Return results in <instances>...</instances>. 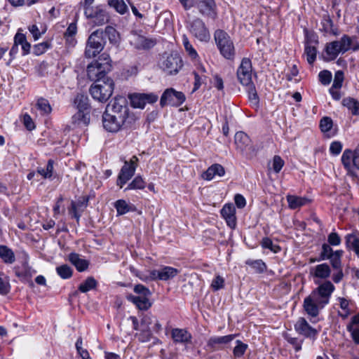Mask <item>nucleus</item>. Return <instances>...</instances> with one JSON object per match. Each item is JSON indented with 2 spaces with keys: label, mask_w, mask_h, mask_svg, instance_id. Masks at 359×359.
<instances>
[{
  "label": "nucleus",
  "mask_w": 359,
  "mask_h": 359,
  "mask_svg": "<svg viewBox=\"0 0 359 359\" xmlns=\"http://www.w3.org/2000/svg\"><path fill=\"white\" fill-rule=\"evenodd\" d=\"M130 109L123 96L115 97L107 105L102 114L104 128L110 133H117L130 122Z\"/></svg>",
  "instance_id": "obj_1"
},
{
  "label": "nucleus",
  "mask_w": 359,
  "mask_h": 359,
  "mask_svg": "<svg viewBox=\"0 0 359 359\" xmlns=\"http://www.w3.org/2000/svg\"><path fill=\"white\" fill-rule=\"evenodd\" d=\"M334 290V285L329 280L319 284L304 299L303 308L306 314L313 318L317 317L320 310L329 304L331 295Z\"/></svg>",
  "instance_id": "obj_2"
},
{
  "label": "nucleus",
  "mask_w": 359,
  "mask_h": 359,
  "mask_svg": "<svg viewBox=\"0 0 359 359\" xmlns=\"http://www.w3.org/2000/svg\"><path fill=\"white\" fill-rule=\"evenodd\" d=\"M214 39L221 55L226 60H234L236 48L229 34L222 29H217L214 33Z\"/></svg>",
  "instance_id": "obj_3"
},
{
  "label": "nucleus",
  "mask_w": 359,
  "mask_h": 359,
  "mask_svg": "<svg viewBox=\"0 0 359 359\" xmlns=\"http://www.w3.org/2000/svg\"><path fill=\"white\" fill-rule=\"evenodd\" d=\"M114 90V82L112 79L106 77L92 84L89 92L92 97L102 103L106 102L112 95Z\"/></svg>",
  "instance_id": "obj_4"
},
{
  "label": "nucleus",
  "mask_w": 359,
  "mask_h": 359,
  "mask_svg": "<svg viewBox=\"0 0 359 359\" xmlns=\"http://www.w3.org/2000/svg\"><path fill=\"white\" fill-rule=\"evenodd\" d=\"M110 59L106 54H102L98 60L91 62L87 67V75L89 79L95 81L106 79V74L111 69Z\"/></svg>",
  "instance_id": "obj_5"
},
{
  "label": "nucleus",
  "mask_w": 359,
  "mask_h": 359,
  "mask_svg": "<svg viewBox=\"0 0 359 359\" xmlns=\"http://www.w3.org/2000/svg\"><path fill=\"white\" fill-rule=\"evenodd\" d=\"M160 68L170 75L177 74L183 67L180 55L177 53L163 54L158 62Z\"/></svg>",
  "instance_id": "obj_6"
},
{
  "label": "nucleus",
  "mask_w": 359,
  "mask_h": 359,
  "mask_svg": "<svg viewBox=\"0 0 359 359\" xmlns=\"http://www.w3.org/2000/svg\"><path fill=\"white\" fill-rule=\"evenodd\" d=\"M102 35L103 31L97 29L89 36L85 50L86 57H95L102 50L105 43Z\"/></svg>",
  "instance_id": "obj_7"
},
{
  "label": "nucleus",
  "mask_w": 359,
  "mask_h": 359,
  "mask_svg": "<svg viewBox=\"0 0 359 359\" xmlns=\"http://www.w3.org/2000/svg\"><path fill=\"white\" fill-rule=\"evenodd\" d=\"M341 163L349 175L358 176L356 171H359V144L353 151L344 150L341 156Z\"/></svg>",
  "instance_id": "obj_8"
},
{
  "label": "nucleus",
  "mask_w": 359,
  "mask_h": 359,
  "mask_svg": "<svg viewBox=\"0 0 359 359\" xmlns=\"http://www.w3.org/2000/svg\"><path fill=\"white\" fill-rule=\"evenodd\" d=\"M84 15L88 22L93 26H102L107 24L110 20L109 13L102 5L95 6L92 10L84 12Z\"/></svg>",
  "instance_id": "obj_9"
},
{
  "label": "nucleus",
  "mask_w": 359,
  "mask_h": 359,
  "mask_svg": "<svg viewBox=\"0 0 359 359\" xmlns=\"http://www.w3.org/2000/svg\"><path fill=\"white\" fill-rule=\"evenodd\" d=\"M187 28L200 41L207 42L210 39V32L203 20L201 18H196L188 22Z\"/></svg>",
  "instance_id": "obj_10"
},
{
  "label": "nucleus",
  "mask_w": 359,
  "mask_h": 359,
  "mask_svg": "<svg viewBox=\"0 0 359 359\" xmlns=\"http://www.w3.org/2000/svg\"><path fill=\"white\" fill-rule=\"evenodd\" d=\"M138 158L136 156H132L129 161H125L118 176L116 184L120 188L129 181L135 175L137 167Z\"/></svg>",
  "instance_id": "obj_11"
},
{
  "label": "nucleus",
  "mask_w": 359,
  "mask_h": 359,
  "mask_svg": "<svg viewBox=\"0 0 359 359\" xmlns=\"http://www.w3.org/2000/svg\"><path fill=\"white\" fill-rule=\"evenodd\" d=\"M185 95L182 92L177 91L174 88L166 89L160 100V104L164 107L167 104L179 107L185 101Z\"/></svg>",
  "instance_id": "obj_12"
},
{
  "label": "nucleus",
  "mask_w": 359,
  "mask_h": 359,
  "mask_svg": "<svg viewBox=\"0 0 359 359\" xmlns=\"http://www.w3.org/2000/svg\"><path fill=\"white\" fill-rule=\"evenodd\" d=\"M252 63L249 58L244 57L237 70V76L243 86L252 84Z\"/></svg>",
  "instance_id": "obj_13"
},
{
  "label": "nucleus",
  "mask_w": 359,
  "mask_h": 359,
  "mask_svg": "<svg viewBox=\"0 0 359 359\" xmlns=\"http://www.w3.org/2000/svg\"><path fill=\"white\" fill-rule=\"evenodd\" d=\"M236 149L243 156H248L253 151L251 140L244 132H237L234 137Z\"/></svg>",
  "instance_id": "obj_14"
},
{
  "label": "nucleus",
  "mask_w": 359,
  "mask_h": 359,
  "mask_svg": "<svg viewBox=\"0 0 359 359\" xmlns=\"http://www.w3.org/2000/svg\"><path fill=\"white\" fill-rule=\"evenodd\" d=\"M196 6L202 15L212 20L217 18V5L215 0H200L196 2Z\"/></svg>",
  "instance_id": "obj_15"
},
{
  "label": "nucleus",
  "mask_w": 359,
  "mask_h": 359,
  "mask_svg": "<svg viewBox=\"0 0 359 359\" xmlns=\"http://www.w3.org/2000/svg\"><path fill=\"white\" fill-rule=\"evenodd\" d=\"M158 96L154 93H135L130 95L131 105L135 108L143 109L146 104H153Z\"/></svg>",
  "instance_id": "obj_16"
},
{
  "label": "nucleus",
  "mask_w": 359,
  "mask_h": 359,
  "mask_svg": "<svg viewBox=\"0 0 359 359\" xmlns=\"http://www.w3.org/2000/svg\"><path fill=\"white\" fill-rule=\"evenodd\" d=\"M335 41L341 54H344L348 50H352L353 52L359 50V41L355 36H351L344 34L339 40Z\"/></svg>",
  "instance_id": "obj_17"
},
{
  "label": "nucleus",
  "mask_w": 359,
  "mask_h": 359,
  "mask_svg": "<svg viewBox=\"0 0 359 359\" xmlns=\"http://www.w3.org/2000/svg\"><path fill=\"white\" fill-rule=\"evenodd\" d=\"M294 330L306 338L316 339L319 330L311 326L304 318H299L294 324Z\"/></svg>",
  "instance_id": "obj_18"
},
{
  "label": "nucleus",
  "mask_w": 359,
  "mask_h": 359,
  "mask_svg": "<svg viewBox=\"0 0 359 359\" xmlns=\"http://www.w3.org/2000/svg\"><path fill=\"white\" fill-rule=\"evenodd\" d=\"M179 273L178 269L171 266H163L158 270H153L150 272L151 280H168L173 278Z\"/></svg>",
  "instance_id": "obj_19"
},
{
  "label": "nucleus",
  "mask_w": 359,
  "mask_h": 359,
  "mask_svg": "<svg viewBox=\"0 0 359 359\" xmlns=\"http://www.w3.org/2000/svg\"><path fill=\"white\" fill-rule=\"evenodd\" d=\"M222 217L225 219L227 225L231 229H235L236 226V209L233 204H225L222 208Z\"/></svg>",
  "instance_id": "obj_20"
},
{
  "label": "nucleus",
  "mask_w": 359,
  "mask_h": 359,
  "mask_svg": "<svg viewBox=\"0 0 359 359\" xmlns=\"http://www.w3.org/2000/svg\"><path fill=\"white\" fill-rule=\"evenodd\" d=\"M130 43L137 49L150 48L155 45V41L144 36L133 33L130 36Z\"/></svg>",
  "instance_id": "obj_21"
},
{
  "label": "nucleus",
  "mask_w": 359,
  "mask_h": 359,
  "mask_svg": "<svg viewBox=\"0 0 359 359\" xmlns=\"http://www.w3.org/2000/svg\"><path fill=\"white\" fill-rule=\"evenodd\" d=\"M310 274L314 278L325 280L330 276L331 269L326 263L320 264L311 268Z\"/></svg>",
  "instance_id": "obj_22"
},
{
  "label": "nucleus",
  "mask_w": 359,
  "mask_h": 359,
  "mask_svg": "<svg viewBox=\"0 0 359 359\" xmlns=\"http://www.w3.org/2000/svg\"><path fill=\"white\" fill-rule=\"evenodd\" d=\"M151 296H136L129 294L127 299L129 302H132L135 306L142 311H147L152 306V302L149 300Z\"/></svg>",
  "instance_id": "obj_23"
},
{
  "label": "nucleus",
  "mask_w": 359,
  "mask_h": 359,
  "mask_svg": "<svg viewBox=\"0 0 359 359\" xmlns=\"http://www.w3.org/2000/svg\"><path fill=\"white\" fill-rule=\"evenodd\" d=\"M171 337L175 344H187L191 341L192 336L185 329L174 328L171 331Z\"/></svg>",
  "instance_id": "obj_24"
},
{
  "label": "nucleus",
  "mask_w": 359,
  "mask_h": 359,
  "mask_svg": "<svg viewBox=\"0 0 359 359\" xmlns=\"http://www.w3.org/2000/svg\"><path fill=\"white\" fill-rule=\"evenodd\" d=\"M286 199L288 203V207L292 210L300 208L311 202V200L307 197L296 195H287Z\"/></svg>",
  "instance_id": "obj_25"
},
{
  "label": "nucleus",
  "mask_w": 359,
  "mask_h": 359,
  "mask_svg": "<svg viewBox=\"0 0 359 359\" xmlns=\"http://www.w3.org/2000/svg\"><path fill=\"white\" fill-rule=\"evenodd\" d=\"M225 174V170L220 164H213L209 167L205 172L203 174V179L206 180H211L215 176L222 177Z\"/></svg>",
  "instance_id": "obj_26"
},
{
  "label": "nucleus",
  "mask_w": 359,
  "mask_h": 359,
  "mask_svg": "<svg viewBox=\"0 0 359 359\" xmlns=\"http://www.w3.org/2000/svg\"><path fill=\"white\" fill-rule=\"evenodd\" d=\"M345 239L347 248L359 257V232L347 234Z\"/></svg>",
  "instance_id": "obj_27"
},
{
  "label": "nucleus",
  "mask_w": 359,
  "mask_h": 359,
  "mask_svg": "<svg viewBox=\"0 0 359 359\" xmlns=\"http://www.w3.org/2000/svg\"><path fill=\"white\" fill-rule=\"evenodd\" d=\"M235 334H229L222 337H213L210 338L207 346L212 351H215L218 349L217 345L228 344L231 341L235 338Z\"/></svg>",
  "instance_id": "obj_28"
},
{
  "label": "nucleus",
  "mask_w": 359,
  "mask_h": 359,
  "mask_svg": "<svg viewBox=\"0 0 359 359\" xmlns=\"http://www.w3.org/2000/svg\"><path fill=\"white\" fill-rule=\"evenodd\" d=\"M69 260L79 271H86L89 265V262L86 259L81 258L79 254L75 252L69 254Z\"/></svg>",
  "instance_id": "obj_29"
},
{
  "label": "nucleus",
  "mask_w": 359,
  "mask_h": 359,
  "mask_svg": "<svg viewBox=\"0 0 359 359\" xmlns=\"http://www.w3.org/2000/svg\"><path fill=\"white\" fill-rule=\"evenodd\" d=\"M325 55L324 58L326 61L335 60L341 53L338 45L335 41L327 43L325 48Z\"/></svg>",
  "instance_id": "obj_30"
},
{
  "label": "nucleus",
  "mask_w": 359,
  "mask_h": 359,
  "mask_svg": "<svg viewBox=\"0 0 359 359\" xmlns=\"http://www.w3.org/2000/svg\"><path fill=\"white\" fill-rule=\"evenodd\" d=\"M14 41L16 44L21 46L23 55H27L30 53L31 45L27 41L24 34L18 32L14 36Z\"/></svg>",
  "instance_id": "obj_31"
},
{
  "label": "nucleus",
  "mask_w": 359,
  "mask_h": 359,
  "mask_svg": "<svg viewBox=\"0 0 359 359\" xmlns=\"http://www.w3.org/2000/svg\"><path fill=\"white\" fill-rule=\"evenodd\" d=\"M342 104L346 107L353 116L359 115V101L355 98L348 97L342 100Z\"/></svg>",
  "instance_id": "obj_32"
},
{
  "label": "nucleus",
  "mask_w": 359,
  "mask_h": 359,
  "mask_svg": "<svg viewBox=\"0 0 359 359\" xmlns=\"http://www.w3.org/2000/svg\"><path fill=\"white\" fill-rule=\"evenodd\" d=\"M72 119L74 125L86 126L89 122V111L78 110V111L72 116Z\"/></svg>",
  "instance_id": "obj_33"
},
{
  "label": "nucleus",
  "mask_w": 359,
  "mask_h": 359,
  "mask_svg": "<svg viewBox=\"0 0 359 359\" xmlns=\"http://www.w3.org/2000/svg\"><path fill=\"white\" fill-rule=\"evenodd\" d=\"M0 257L6 264H13L15 261L14 252L6 245H0Z\"/></svg>",
  "instance_id": "obj_34"
},
{
  "label": "nucleus",
  "mask_w": 359,
  "mask_h": 359,
  "mask_svg": "<svg viewBox=\"0 0 359 359\" xmlns=\"http://www.w3.org/2000/svg\"><path fill=\"white\" fill-rule=\"evenodd\" d=\"M74 104L78 110L89 111L88 98L83 94H78L74 101Z\"/></svg>",
  "instance_id": "obj_35"
},
{
  "label": "nucleus",
  "mask_w": 359,
  "mask_h": 359,
  "mask_svg": "<svg viewBox=\"0 0 359 359\" xmlns=\"http://www.w3.org/2000/svg\"><path fill=\"white\" fill-rule=\"evenodd\" d=\"M118 215H125L133 210V205H129L125 200L119 199L114 203Z\"/></svg>",
  "instance_id": "obj_36"
},
{
  "label": "nucleus",
  "mask_w": 359,
  "mask_h": 359,
  "mask_svg": "<svg viewBox=\"0 0 359 359\" xmlns=\"http://www.w3.org/2000/svg\"><path fill=\"white\" fill-rule=\"evenodd\" d=\"M107 4L121 15L125 14L128 11V6L123 0H107Z\"/></svg>",
  "instance_id": "obj_37"
},
{
  "label": "nucleus",
  "mask_w": 359,
  "mask_h": 359,
  "mask_svg": "<svg viewBox=\"0 0 359 359\" xmlns=\"http://www.w3.org/2000/svg\"><path fill=\"white\" fill-rule=\"evenodd\" d=\"M146 182L140 175L136 176L133 180L124 189V191L131 189H144Z\"/></svg>",
  "instance_id": "obj_38"
},
{
  "label": "nucleus",
  "mask_w": 359,
  "mask_h": 359,
  "mask_svg": "<svg viewBox=\"0 0 359 359\" xmlns=\"http://www.w3.org/2000/svg\"><path fill=\"white\" fill-rule=\"evenodd\" d=\"M182 43L187 55L191 60H196L198 57V55L196 50L191 44L188 37L186 35H183L182 36Z\"/></svg>",
  "instance_id": "obj_39"
},
{
  "label": "nucleus",
  "mask_w": 359,
  "mask_h": 359,
  "mask_svg": "<svg viewBox=\"0 0 359 359\" xmlns=\"http://www.w3.org/2000/svg\"><path fill=\"white\" fill-rule=\"evenodd\" d=\"M36 106L42 115H48L52 111V107L48 100L45 98L38 99Z\"/></svg>",
  "instance_id": "obj_40"
},
{
  "label": "nucleus",
  "mask_w": 359,
  "mask_h": 359,
  "mask_svg": "<svg viewBox=\"0 0 359 359\" xmlns=\"http://www.w3.org/2000/svg\"><path fill=\"white\" fill-rule=\"evenodd\" d=\"M317 50L315 46H311L309 43L305 44L304 55L309 65H313L316 59Z\"/></svg>",
  "instance_id": "obj_41"
},
{
  "label": "nucleus",
  "mask_w": 359,
  "mask_h": 359,
  "mask_svg": "<svg viewBox=\"0 0 359 359\" xmlns=\"http://www.w3.org/2000/svg\"><path fill=\"white\" fill-rule=\"evenodd\" d=\"M245 264L250 266L254 270L255 272L258 273H263L266 269L265 263L261 259H248L246 261Z\"/></svg>",
  "instance_id": "obj_42"
},
{
  "label": "nucleus",
  "mask_w": 359,
  "mask_h": 359,
  "mask_svg": "<svg viewBox=\"0 0 359 359\" xmlns=\"http://www.w3.org/2000/svg\"><path fill=\"white\" fill-rule=\"evenodd\" d=\"M97 286V281L93 277H88L79 286V290L81 292H87Z\"/></svg>",
  "instance_id": "obj_43"
},
{
  "label": "nucleus",
  "mask_w": 359,
  "mask_h": 359,
  "mask_svg": "<svg viewBox=\"0 0 359 359\" xmlns=\"http://www.w3.org/2000/svg\"><path fill=\"white\" fill-rule=\"evenodd\" d=\"M56 272L62 279H68L72 276V269L67 264H62L56 268Z\"/></svg>",
  "instance_id": "obj_44"
},
{
  "label": "nucleus",
  "mask_w": 359,
  "mask_h": 359,
  "mask_svg": "<svg viewBox=\"0 0 359 359\" xmlns=\"http://www.w3.org/2000/svg\"><path fill=\"white\" fill-rule=\"evenodd\" d=\"M103 33L107 36L109 41L111 43H116L119 40V34L116 29L111 26H107Z\"/></svg>",
  "instance_id": "obj_45"
},
{
  "label": "nucleus",
  "mask_w": 359,
  "mask_h": 359,
  "mask_svg": "<svg viewBox=\"0 0 359 359\" xmlns=\"http://www.w3.org/2000/svg\"><path fill=\"white\" fill-rule=\"evenodd\" d=\"M10 291L11 285L8 278L4 276V274L0 273V294L3 296L7 295Z\"/></svg>",
  "instance_id": "obj_46"
},
{
  "label": "nucleus",
  "mask_w": 359,
  "mask_h": 359,
  "mask_svg": "<svg viewBox=\"0 0 359 359\" xmlns=\"http://www.w3.org/2000/svg\"><path fill=\"white\" fill-rule=\"evenodd\" d=\"M37 172L44 178H50L53 172V161L50 159L46 168H39Z\"/></svg>",
  "instance_id": "obj_47"
},
{
  "label": "nucleus",
  "mask_w": 359,
  "mask_h": 359,
  "mask_svg": "<svg viewBox=\"0 0 359 359\" xmlns=\"http://www.w3.org/2000/svg\"><path fill=\"white\" fill-rule=\"evenodd\" d=\"M140 332L136 334V337L141 342L149 341L151 338V332L150 328H144L140 327Z\"/></svg>",
  "instance_id": "obj_48"
},
{
  "label": "nucleus",
  "mask_w": 359,
  "mask_h": 359,
  "mask_svg": "<svg viewBox=\"0 0 359 359\" xmlns=\"http://www.w3.org/2000/svg\"><path fill=\"white\" fill-rule=\"evenodd\" d=\"M261 245L263 248L269 249L275 253H277L280 250V248L278 245L273 244L271 239L268 237H265L262 239Z\"/></svg>",
  "instance_id": "obj_49"
},
{
  "label": "nucleus",
  "mask_w": 359,
  "mask_h": 359,
  "mask_svg": "<svg viewBox=\"0 0 359 359\" xmlns=\"http://www.w3.org/2000/svg\"><path fill=\"white\" fill-rule=\"evenodd\" d=\"M236 346L234 347L233 353V355L236 358H241L245 353L248 348V345L243 343L240 340L236 341Z\"/></svg>",
  "instance_id": "obj_50"
},
{
  "label": "nucleus",
  "mask_w": 359,
  "mask_h": 359,
  "mask_svg": "<svg viewBox=\"0 0 359 359\" xmlns=\"http://www.w3.org/2000/svg\"><path fill=\"white\" fill-rule=\"evenodd\" d=\"M333 126V121L331 118L328 116L323 117L320 122V128L322 132H329Z\"/></svg>",
  "instance_id": "obj_51"
},
{
  "label": "nucleus",
  "mask_w": 359,
  "mask_h": 359,
  "mask_svg": "<svg viewBox=\"0 0 359 359\" xmlns=\"http://www.w3.org/2000/svg\"><path fill=\"white\" fill-rule=\"evenodd\" d=\"M133 291L137 296H151L149 289L142 284L135 285Z\"/></svg>",
  "instance_id": "obj_52"
},
{
  "label": "nucleus",
  "mask_w": 359,
  "mask_h": 359,
  "mask_svg": "<svg viewBox=\"0 0 359 359\" xmlns=\"http://www.w3.org/2000/svg\"><path fill=\"white\" fill-rule=\"evenodd\" d=\"M318 77L322 84L328 85L332 80V74L328 70H323L319 73Z\"/></svg>",
  "instance_id": "obj_53"
},
{
  "label": "nucleus",
  "mask_w": 359,
  "mask_h": 359,
  "mask_svg": "<svg viewBox=\"0 0 359 359\" xmlns=\"http://www.w3.org/2000/svg\"><path fill=\"white\" fill-rule=\"evenodd\" d=\"M333 250L330 245L324 243L322 245V251L320 252V260L328 259V258L332 255Z\"/></svg>",
  "instance_id": "obj_54"
},
{
  "label": "nucleus",
  "mask_w": 359,
  "mask_h": 359,
  "mask_svg": "<svg viewBox=\"0 0 359 359\" xmlns=\"http://www.w3.org/2000/svg\"><path fill=\"white\" fill-rule=\"evenodd\" d=\"M285 339L294 347L296 351H299L302 349L303 340H299L296 337H292L288 335L285 336Z\"/></svg>",
  "instance_id": "obj_55"
},
{
  "label": "nucleus",
  "mask_w": 359,
  "mask_h": 359,
  "mask_svg": "<svg viewBox=\"0 0 359 359\" xmlns=\"http://www.w3.org/2000/svg\"><path fill=\"white\" fill-rule=\"evenodd\" d=\"M323 29L326 33H330L332 31L333 22L329 16L323 18L321 22Z\"/></svg>",
  "instance_id": "obj_56"
},
{
  "label": "nucleus",
  "mask_w": 359,
  "mask_h": 359,
  "mask_svg": "<svg viewBox=\"0 0 359 359\" xmlns=\"http://www.w3.org/2000/svg\"><path fill=\"white\" fill-rule=\"evenodd\" d=\"M344 81V73L342 71H337L335 72L334 81L332 86L334 88H340Z\"/></svg>",
  "instance_id": "obj_57"
},
{
  "label": "nucleus",
  "mask_w": 359,
  "mask_h": 359,
  "mask_svg": "<svg viewBox=\"0 0 359 359\" xmlns=\"http://www.w3.org/2000/svg\"><path fill=\"white\" fill-rule=\"evenodd\" d=\"M224 285V279L220 276H217L213 279V280L212 281V283H211V287L215 291L223 288Z\"/></svg>",
  "instance_id": "obj_58"
},
{
  "label": "nucleus",
  "mask_w": 359,
  "mask_h": 359,
  "mask_svg": "<svg viewBox=\"0 0 359 359\" xmlns=\"http://www.w3.org/2000/svg\"><path fill=\"white\" fill-rule=\"evenodd\" d=\"M284 165V161L279 156H275L273 158V170L278 173Z\"/></svg>",
  "instance_id": "obj_59"
},
{
  "label": "nucleus",
  "mask_w": 359,
  "mask_h": 359,
  "mask_svg": "<svg viewBox=\"0 0 359 359\" xmlns=\"http://www.w3.org/2000/svg\"><path fill=\"white\" fill-rule=\"evenodd\" d=\"M79 209V203H76V202L72 201L71 207L69 210V214L72 215V216L77 220V222L79 221V219L81 217V214L79 213L78 212Z\"/></svg>",
  "instance_id": "obj_60"
},
{
  "label": "nucleus",
  "mask_w": 359,
  "mask_h": 359,
  "mask_svg": "<svg viewBox=\"0 0 359 359\" xmlns=\"http://www.w3.org/2000/svg\"><path fill=\"white\" fill-rule=\"evenodd\" d=\"M327 241L330 245L337 246L341 243V238L336 232H332L328 235Z\"/></svg>",
  "instance_id": "obj_61"
},
{
  "label": "nucleus",
  "mask_w": 359,
  "mask_h": 359,
  "mask_svg": "<svg viewBox=\"0 0 359 359\" xmlns=\"http://www.w3.org/2000/svg\"><path fill=\"white\" fill-rule=\"evenodd\" d=\"M347 330L351 332L353 340L355 344H359V328L354 327L352 325H347Z\"/></svg>",
  "instance_id": "obj_62"
},
{
  "label": "nucleus",
  "mask_w": 359,
  "mask_h": 359,
  "mask_svg": "<svg viewBox=\"0 0 359 359\" xmlns=\"http://www.w3.org/2000/svg\"><path fill=\"white\" fill-rule=\"evenodd\" d=\"M342 149V144L340 142L335 141L331 143L330 147V151L333 155H338L341 153Z\"/></svg>",
  "instance_id": "obj_63"
},
{
  "label": "nucleus",
  "mask_w": 359,
  "mask_h": 359,
  "mask_svg": "<svg viewBox=\"0 0 359 359\" xmlns=\"http://www.w3.org/2000/svg\"><path fill=\"white\" fill-rule=\"evenodd\" d=\"M154 318V317L150 314L144 315L141 319L140 327L150 328L149 325L152 323Z\"/></svg>",
  "instance_id": "obj_64"
}]
</instances>
